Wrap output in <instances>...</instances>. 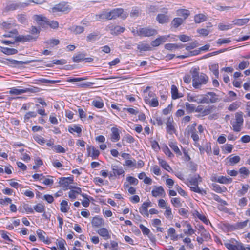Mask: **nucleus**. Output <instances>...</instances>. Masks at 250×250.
Wrapping results in <instances>:
<instances>
[{
    "instance_id": "obj_35",
    "label": "nucleus",
    "mask_w": 250,
    "mask_h": 250,
    "mask_svg": "<svg viewBox=\"0 0 250 250\" xmlns=\"http://www.w3.org/2000/svg\"><path fill=\"white\" fill-rule=\"evenodd\" d=\"M168 235L172 240H177L178 238V235L175 234V230L173 228H170L167 231Z\"/></svg>"
},
{
    "instance_id": "obj_63",
    "label": "nucleus",
    "mask_w": 250,
    "mask_h": 250,
    "mask_svg": "<svg viewBox=\"0 0 250 250\" xmlns=\"http://www.w3.org/2000/svg\"><path fill=\"white\" fill-rule=\"evenodd\" d=\"M48 25L52 28L56 29L58 27L59 23L57 21H50L49 20H48L47 26Z\"/></svg>"
},
{
    "instance_id": "obj_38",
    "label": "nucleus",
    "mask_w": 250,
    "mask_h": 250,
    "mask_svg": "<svg viewBox=\"0 0 250 250\" xmlns=\"http://www.w3.org/2000/svg\"><path fill=\"white\" fill-rule=\"evenodd\" d=\"M169 146L178 156L182 155V153L175 143L171 142L169 144Z\"/></svg>"
},
{
    "instance_id": "obj_2",
    "label": "nucleus",
    "mask_w": 250,
    "mask_h": 250,
    "mask_svg": "<svg viewBox=\"0 0 250 250\" xmlns=\"http://www.w3.org/2000/svg\"><path fill=\"white\" fill-rule=\"evenodd\" d=\"M137 35L144 37H150L157 34V31L150 27H144L140 28L137 31Z\"/></svg>"
},
{
    "instance_id": "obj_19",
    "label": "nucleus",
    "mask_w": 250,
    "mask_h": 250,
    "mask_svg": "<svg viewBox=\"0 0 250 250\" xmlns=\"http://www.w3.org/2000/svg\"><path fill=\"white\" fill-rule=\"evenodd\" d=\"M97 232L101 236L104 238V239L107 240L110 238V235L109 233L108 230L105 228H102L97 231Z\"/></svg>"
},
{
    "instance_id": "obj_48",
    "label": "nucleus",
    "mask_w": 250,
    "mask_h": 250,
    "mask_svg": "<svg viewBox=\"0 0 250 250\" xmlns=\"http://www.w3.org/2000/svg\"><path fill=\"white\" fill-rule=\"evenodd\" d=\"M34 209L37 212L42 213L45 211V206L41 203H39L34 207Z\"/></svg>"
},
{
    "instance_id": "obj_12",
    "label": "nucleus",
    "mask_w": 250,
    "mask_h": 250,
    "mask_svg": "<svg viewBox=\"0 0 250 250\" xmlns=\"http://www.w3.org/2000/svg\"><path fill=\"white\" fill-rule=\"evenodd\" d=\"M152 195L154 197L157 196H165V192L162 186H159L158 187H155L154 189L152 190Z\"/></svg>"
},
{
    "instance_id": "obj_39",
    "label": "nucleus",
    "mask_w": 250,
    "mask_h": 250,
    "mask_svg": "<svg viewBox=\"0 0 250 250\" xmlns=\"http://www.w3.org/2000/svg\"><path fill=\"white\" fill-rule=\"evenodd\" d=\"M250 188V186L248 185H242V189L239 190L237 191V194L239 196H241L245 195L248 191Z\"/></svg>"
},
{
    "instance_id": "obj_43",
    "label": "nucleus",
    "mask_w": 250,
    "mask_h": 250,
    "mask_svg": "<svg viewBox=\"0 0 250 250\" xmlns=\"http://www.w3.org/2000/svg\"><path fill=\"white\" fill-rule=\"evenodd\" d=\"M137 49L141 51H146L151 50V47L147 43H141L138 45Z\"/></svg>"
},
{
    "instance_id": "obj_53",
    "label": "nucleus",
    "mask_w": 250,
    "mask_h": 250,
    "mask_svg": "<svg viewBox=\"0 0 250 250\" xmlns=\"http://www.w3.org/2000/svg\"><path fill=\"white\" fill-rule=\"evenodd\" d=\"M45 43L53 47L58 45L60 43V41L58 39H52L45 42Z\"/></svg>"
},
{
    "instance_id": "obj_5",
    "label": "nucleus",
    "mask_w": 250,
    "mask_h": 250,
    "mask_svg": "<svg viewBox=\"0 0 250 250\" xmlns=\"http://www.w3.org/2000/svg\"><path fill=\"white\" fill-rule=\"evenodd\" d=\"M34 20L37 24L42 28H46L47 26L48 19L42 15H35L33 16Z\"/></svg>"
},
{
    "instance_id": "obj_34",
    "label": "nucleus",
    "mask_w": 250,
    "mask_h": 250,
    "mask_svg": "<svg viewBox=\"0 0 250 250\" xmlns=\"http://www.w3.org/2000/svg\"><path fill=\"white\" fill-rule=\"evenodd\" d=\"M98 34L96 32L91 33L86 37V41L88 42H92L97 40L98 38Z\"/></svg>"
},
{
    "instance_id": "obj_60",
    "label": "nucleus",
    "mask_w": 250,
    "mask_h": 250,
    "mask_svg": "<svg viewBox=\"0 0 250 250\" xmlns=\"http://www.w3.org/2000/svg\"><path fill=\"white\" fill-rule=\"evenodd\" d=\"M166 210L165 212V215L167 218L169 219H172L173 218V215L171 212V209L169 207H166Z\"/></svg>"
},
{
    "instance_id": "obj_29",
    "label": "nucleus",
    "mask_w": 250,
    "mask_h": 250,
    "mask_svg": "<svg viewBox=\"0 0 250 250\" xmlns=\"http://www.w3.org/2000/svg\"><path fill=\"white\" fill-rule=\"evenodd\" d=\"M212 27V25L210 23H209V25L207 26V29L201 28L197 30V32L199 33L201 35L203 36H207L211 32V30L208 28Z\"/></svg>"
},
{
    "instance_id": "obj_41",
    "label": "nucleus",
    "mask_w": 250,
    "mask_h": 250,
    "mask_svg": "<svg viewBox=\"0 0 250 250\" xmlns=\"http://www.w3.org/2000/svg\"><path fill=\"white\" fill-rule=\"evenodd\" d=\"M92 105L97 108H102L104 106L102 100H95L92 102Z\"/></svg>"
},
{
    "instance_id": "obj_11",
    "label": "nucleus",
    "mask_w": 250,
    "mask_h": 250,
    "mask_svg": "<svg viewBox=\"0 0 250 250\" xmlns=\"http://www.w3.org/2000/svg\"><path fill=\"white\" fill-rule=\"evenodd\" d=\"M123 9L122 8L114 9L110 12H108L109 17L108 19L111 20L112 19H116L117 17L121 16L123 13Z\"/></svg>"
},
{
    "instance_id": "obj_15",
    "label": "nucleus",
    "mask_w": 250,
    "mask_h": 250,
    "mask_svg": "<svg viewBox=\"0 0 250 250\" xmlns=\"http://www.w3.org/2000/svg\"><path fill=\"white\" fill-rule=\"evenodd\" d=\"M151 202H144L142 206L139 208L140 212L143 215L148 217L149 213L147 210V208L150 205Z\"/></svg>"
},
{
    "instance_id": "obj_30",
    "label": "nucleus",
    "mask_w": 250,
    "mask_h": 250,
    "mask_svg": "<svg viewBox=\"0 0 250 250\" xmlns=\"http://www.w3.org/2000/svg\"><path fill=\"white\" fill-rule=\"evenodd\" d=\"M248 221V220H246L243 222H237L233 226V227L235 229H241L247 226Z\"/></svg>"
},
{
    "instance_id": "obj_32",
    "label": "nucleus",
    "mask_w": 250,
    "mask_h": 250,
    "mask_svg": "<svg viewBox=\"0 0 250 250\" xmlns=\"http://www.w3.org/2000/svg\"><path fill=\"white\" fill-rule=\"evenodd\" d=\"M85 55H86L84 53L77 54L73 57V61L74 62L78 63L80 62L81 61H83Z\"/></svg>"
},
{
    "instance_id": "obj_36",
    "label": "nucleus",
    "mask_w": 250,
    "mask_h": 250,
    "mask_svg": "<svg viewBox=\"0 0 250 250\" xmlns=\"http://www.w3.org/2000/svg\"><path fill=\"white\" fill-rule=\"evenodd\" d=\"M109 16V15H108V12H103L100 14L96 15V19L99 21L107 20H109L108 19Z\"/></svg>"
},
{
    "instance_id": "obj_37",
    "label": "nucleus",
    "mask_w": 250,
    "mask_h": 250,
    "mask_svg": "<svg viewBox=\"0 0 250 250\" xmlns=\"http://www.w3.org/2000/svg\"><path fill=\"white\" fill-rule=\"evenodd\" d=\"M199 70V68H194L191 70L190 73L192 74V83L196 81V79L200 76Z\"/></svg>"
},
{
    "instance_id": "obj_33",
    "label": "nucleus",
    "mask_w": 250,
    "mask_h": 250,
    "mask_svg": "<svg viewBox=\"0 0 250 250\" xmlns=\"http://www.w3.org/2000/svg\"><path fill=\"white\" fill-rule=\"evenodd\" d=\"M184 22V20L180 18H175L171 21V25L174 28H177Z\"/></svg>"
},
{
    "instance_id": "obj_45",
    "label": "nucleus",
    "mask_w": 250,
    "mask_h": 250,
    "mask_svg": "<svg viewBox=\"0 0 250 250\" xmlns=\"http://www.w3.org/2000/svg\"><path fill=\"white\" fill-rule=\"evenodd\" d=\"M243 112H238L235 114V122L237 123H240L241 125H243L244 119L243 118Z\"/></svg>"
},
{
    "instance_id": "obj_27",
    "label": "nucleus",
    "mask_w": 250,
    "mask_h": 250,
    "mask_svg": "<svg viewBox=\"0 0 250 250\" xmlns=\"http://www.w3.org/2000/svg\"><path fill=\"white\" fill-rule=\"evenodd\" d=\"M73 181V179L71 177H63L60 179L59 183L64 187H67L69 184L72 183Z\"/></svg>"
},
{
    "instance_id": "obj_50",
    "label": "nucleus",
    "mask_w": 250,
    "mask_h": 250,
    "mask_svg": "<svg viewBox=\"0 0 250 250\" xmlns=\"http://www.w3.org/2000/svg\"><path fill=\"white\" fill-rule=\"evenodd\" d=\"M208 95H210L211 96V98L209 99V103H214L218 101L217 95L215 93L208 92L207 93L206 96H207Z\"/></svg>"
},
{
    "instance_id": "obj_47",
    "label": "nucleus",
    "mask_w": 250,
    "mask_h": 250,
    "mask_svg": "<svg viewBox=\"0 0 250 250\" xmlns=\"http://www.w3.org/2000/svg\"><path fill=\"white\" fill-rule=\"evenodd\" d=\"M159 162L161 166L164 168L166 170L169 171L171 169L170 166L167 164V163L165 161L161 159H158Z\"/></svg>"
},
{
    "instance_id": "obj_40",
    "label": "nucleus",
    "mask_w": 250,
    "mask_h": 250,
    "mask_svg": "<svg viewBox=\"0 0 250 250\" xmlns=\"http://www.w3.org/2000/svg\"><path fill=\"white\" fill-rule=\"evenodd\" d=\"M219 66L217 64H212L209 66V69L213 72L217 78L219 77Z\"/></svg>"
},
{
    "instance_id": "obj_61",
    "label": "nucleus",
    "mask_w": 250,
    "mask_h": 250,
    "mask_svg": "<svg viewBox=\"0 0 250 250\" xmlns=\"http://www.w3.org/2000/svg\"><path fill=\"white\" fill-rule=\"evenodd\" d=\"M240 106V103L238 102H234L231 104L228 108L230 111H235Z\"/></svg>"
},
{
    "instance_id": "obj_13",
    "label": "nucleus",
    "mask_w": 250,
    "mask_h": 250,
    "mask_svg": "<svg viewBox=\"0 0 250 250\" xmlns=\"http://www.w3.org/2000/svg\"><path fill=\"white\" fill-rule=\"evenodd\" d=\"M87 150L88 153V156L92 157L93 159H96L100 154L99 151L92 146H88Z\"/></svg>"
},
{
    "instance_id": "obj_42",
    "label": "nucleus",
    "mask_w": 250,
    "mask_h": 250,
    "mask_svg": "<svg viewBox=\"0 0 250 250\" xmlns=\"http://www.w3.org/2000/svg\"><path fill=\"white\" fill-rule=\"evenodd\" d=\"M229 165L233 166L238 163L240 161V157L239 156H235L233 157L230 156L229 158Z\"/></svg>"
},
{
    "instance_id": "obj_57",
    "label": "nucleus",
    "mask_w": 250,
    "mask_h": 250,
    "mask_svg": "<svg viewBox=\"0 0 250 250\" xmlns=\"http://www.w3.org/2000/svg\"><path fill=\"white\" fill-rule=\"evenodd\" d=\"M185 106H186L187 110L189 113H191V112H193L194 111H195L196 108L193 104H190L189 103L187 102L185 103Z\"/></svg>"
},
{
    "instance_id": "obj_20",
    "label": "nucleus",
    "mask_w": 250,
    "mask_h": 250,
    "mask_svg": "<svg viewBox=\"0 0 250 250\" xmlns=\"http://www.w3.org/2000/svg\"><path fill=\"white\" fill-rule=\"evenodd\" d=\"M156 20L161 24L167 23L169 21V17L165 14H159L157 16Z\"/></svg>"
},
{
    "instance_id": "obj_3",
    "label": "nucleus",
    "mask_w": 250,
    "mask_h": 250,
    "mask_svg": "<svg viewBox=\"0 0 250 250\" xmlns=\"http://www.w3.org/2000/svg\"><path fill=\"white\" fill-rule=\"evenodd\" d=\"M29 5L28 3H8L4 8L3 11L8 12L10 11H14L19 8L25 7Z\"/></svg>"
},
{
    "instance_id": "obj_6",
    "label": "nucleus",
    "mask_w": 250,
    "mask_h": 250,
    "mask_svg": "<svg viewBox=\"0 0 250 250\" xmlns=\"http://www.w3.org/2000/svg\"><path fill=\"white\" fill-rule=\"evenodd\" d=\"M108 30L113 35H118L125 30V28L118 25L110 24L107 26Z\"/></svg>"
},
{
    "instance_id": "obj_14",
    "label": "nucleus",
    "mask_w": 250,
    "mask_h": 250,
    "mask_svg": "<svg viewBox=\"0 0 250 250\" xmlns=\"http://www.w3.org/2000/svg\"><path fill=\"white\" fill-rule=\"evenodd\" d=\"M9 62H10V64H13L14 65V66H19L21 65H22L24 64H28L29 63L31 62H40L42 61L41 60H32L30 61H27V62H23V61H19L15 60H8Z\"/></svg>"
},
{
    "instance_id": "obj_10",
    "label": "nucleus",
    "mask_w": 250,
    "mask_h": 250,
    "mask_svg": "<svg viewBox=\"0 0 250 250\" xmlns=\"http://www.w3.org/2000/svg\"><path fill=\"white\" fill-rule=\"evenodd\" d=\"M214 179H212V181H215L217 182H218L221 184H229L231 183L232 182V179L229 176H218V177H214L213 178Z\"/></svg>"
},
{
    "instance_id": "obj_9",
    "label": "nucleus",
    "mask_w": 250,
    "mask_h": 250,
    "mask_svg": "<svg viewBox=\"0 0 250 250\" xmlns=\"http://www.w3.org/2000/svg\"><path fill=\"white\" fill-rule=\"evenodd\" d=\"M28 92H35V91L34 90V89L30 88H27L23 89H19L16 87H12L10 88L9 93L11 95H18Z\"/></svg>"
},
{
    "instance_id": "obj_28",
    "label": "nucleus",
    "mask_w": 250,
    "mask_h": 250,
    "mask_svg": "<svg viewBox=\"0 0 250 250\" xmlns=\"http://www.w3.org/2000/svg\"><path fill=\"white\" fill-rule=\"evenodd\" d=\"M249 20L250 19L249 18L238 19L233 21L232 22L234 25L237 26H242L248 23Z\"/></svg>"
},
{
    "instance_id": "obj_7",
    "label": "nucleus",
    "mask_w": 250,
    "mask_h": 250,
    "mask_svg": "<svg viewBox=\"0 0 250 250\" xmlns=\"http://www.w3.org/2000/svg\"><path fill=\"white\" fill-rule=\"evenodd\" d=\"M69 5L66 3L62 2L56 4L54 7L52 8V12H66L70 9Z\"/></svg>"
},
{
    "instance_id": "obj_8",
    "label": "nucleus",
    "mask_w": 250,
    "mask_h": 250,
    "mask_svg": "<svg viewBox=\"0 0 250 250\" xmlns=\"http://www.w3.org/2000/svg\"><path fill=\"white\" fill-rule=\"evenodd\" d=\"M225 246L229 250H246L243 244L236 241V245H233L229 243H225Z\"/></svg>"
},
{
    "instance_id": "obj_4",
    "label": "nucleus",
    "mask_w": 250,
    "mask_h": 250,
    "mask_svg": "<svg viewBox=\"0 0 250 250\" xmlns=\"http://www.w3.org/2000/svg\"><path fill=\"white\" fill-rule=\"evenodd\" d=\"M208 81V76L205 74L201 73L200 76L196 79V81L192 83V85L195 88L198 89L201 85L206 84Z\"/></svg>"
},
{
    "instance_id": "obj_62",
    "label": "nucleus",
    "mask_w": 250,
    "mask_h": 250,
    "mask_svg": "<svg viewBox=\"0 0 250 250\" xmlns=\"http://www.w3.org/2000/svg\"><path fill=\"white\" fill-rule=\"evenodd\" d=\"M198 45V42L197 41H195L193 42H191L189 44H188V45L186 46V49L187 50H189L190 49H192L196 47H197Z\"/></svg>"
},
{
    "instance_id": "obj_16",
    "label": "nucleus",
    "mask_w": 250,
    "mask_h": 250,
    "mask_svg": "<svg viewBox=\"0 0 250 250\" xmlns=\"http://www.w3.org/2000/svg\"><path fill=\"white\" fill-rule=\"evenodd\" d=\"M91 224L93 227L99 228L104 225V221L102 218L94 217L92 220Z\"/></svg>"
},
{
    "instance_id": "obj_54",
    "label": "nucleus",
    "mask_w": 250,
    "mask_h": 250,
    "mask_svg": "<svg viewBox=\"0 0 250 250\" xmlns=\"http://www.w3.org/2000/svg\"><path fill=\"white\" fill-rule=\"evenodd\" d=\"M213 107L214 106L213 105H208L206 106V108L204 109V112L202 116L210 114L212 112Z\"/></svg>"
},
{
    "instance_id": "obj_49",
    "label": "nucleus",
    "mask_w": 250,
    "mask_h": 250,
    "mask_svg": "<svg viewBox=\"0 0 250 250\" xmlns=\"http://www.w3.org/2000/svg\"><path fill=\"white\" fill-rule=\"evenodd\" d=\"M65 244V241L64 239H61L57 240V245L60 250H66L64 244Z\"/></svg>"
},
{
    "instance_id": "obj_31",
    "label": "nucleus",
    "mask_w": 250,
    "mask_h": 250,
    "mask_svg": "<svg viewBox=\"0 0 250 250\" xmlns=\"http://www.w3.org/2000/svg\"><path fill=\"white\" fill-rule=\"evenodd\" d=\"M207 20V17L203 14H197L194 16V21L197 23H200Z\"/></svg>"
},
{
    "instance_id": "obj_44",
    "label": "nucleus",
    "mask_w": 250,
    "mask_h": 250,
    "mask_svg": "<svg viewBox=\"0 0 250 250\" xmlns=\"http://www.w3.org/2000/svg\"><path fill=\"white\" fill-rule=\"evenodd\" d=\"M68 206V202L66 200H62L61 203L60 210L62 212H67L69 210Z\"/></svg>"
},
{
    "instance_id": "obj_58",
    "label": "nucleus",
    "mask_w": 250,
    "mask_h": 250,
    "mask_svg": "<svg viewBox=\"0 0 250 250\" xmlns=\"http://www.w3.org/2000/svg\"><path fill=\"white\" fill-rule=\"evenodd\" d=\"M126 181L131 185H137L138 183L137 179L132 176H128L126 178Z\"/></svg>"
},
{
    "instance_id": "obj_59",
    "label": "nucleus",
    "mask_w": 250,
    "mask_h": 250,
    "mask_svg": "<svg viewBox=\"0 0 250 250\" xmlns=\"http://www.w3.org/2000/svg\"><path fill=\"white\" fill-rule=\"evenodd\" d=\"M197 217L202 221L205 224L208 225L209 222L208 219L203 214H201L199 212L197 213Z\"/></svg>"
},
{
    "instance_id": "obj_21",
    "label": "nucleus",
    "mask_w": 250,
    "mask_h": 250,
    "mask_svg": "<svg viewBox=\"0 0 250 250\" xmlns=\"http://www.w3.org/2000/svg\"><path fill=\"white\" fill-rule=\"evenodd\" d=\"M112 170L115 177L119 176L125 173L124 170L122 167L116 165L112 166Z\"/></svg>"
},
{
    "instance_id": "obj_64",
    "label": "nucleus",
    "mask_w": 250,
    "mask_h": 250,
    "mask_svg": "<svg viewBox=\"0 0 250 250\" xmlns=\"http://www.w3.org/2000/svg\"><path fill=\"white\" fill-rule=\"evenodd\" d=\"M123 141H125L127 143L131 144L134 142V139L132 136L128 134L123 138Z\"/></svg>"
},
{
    "instance_id": "obj_26",
    "label": "nucleus",
    "mask_w": 250,
    "mask_h": 250,
    "mask_svg": "<svg viewBox=\"0 0 250 250\" xmlns=\"http://www.w3.org/2000/svg\"><path fill=\"white\" fill-rule=\"evenodd\" d=\"M0 50L3 53L6 55H14L18 53L17 50L14 48H9L8 47H1Z\"/></svg>"
},
{
    "instance_id": "obj_23",
    "label": "nucleus",
    "mask_w": 250,
    "mask_h": 250,
    "mask_svg": "<svg viewBox=\"0 0 250 250\" xmlns=\"http://www.w3.org/2000/svg\"><path fill=\"white\" fill-rule=\"evenodd\" d=\"M171 89L172 98L173 99H177L183 96L182 94L178 92V90L175 85L171 86Z\"/></svg>"
},
{
    "instance_id": "obj_51",
    "label": "nucleus",
    "mask_w": 250,
    "mask_h": 250,
    "mask_svg": "<svg viewBox=\"0 0 250 250\" xmlns=\"http://www.w3.org/2000/svg\"><path fill=\"white\" fill-rule=\"evenodd\" d=\"M171 202L175 207L178 208L182 206V203L179 198H173Z\"/></svg>"
},
{
    "instance_id": "obj_56",
    "label": "nucleus",
    "mask_w": 250,
    "mask_h": 250,
    "mask_svg": "<svg viewBox=\"0 0 250 250\" xmlns=\"http://www.w3.org/2000/svg\"><path fill=\"white\" fill-rule=\"evenodd\" d=\"M187 227L188 228V230H184V233L186 235H191L193 234L194 233L195 231L192 228L191 226L189 224H188L187 225Z\"/></svg>"
},
{
    "instance_id": "obj_55",
    "label": "nucleus",
    "mask_w": 250,
    "mask_h": 250,
    "mask_svg": "<svg viewBox=\"0 0 250 250\" xmlns=\"http://www.w3.org/2000/svg\"><path fill=\"white\" fill-rule=\"evenodd\" d=\"M52 148H53V150L57 153H65V149L59 145H55V146H53Z\"/></svg>"
},
{
    "instance_id": "obj_24",
    "label": "nucleus",
    "mask_w": 250,
    "mask_h": 250,
    "mask_svg": "<svg viewBox=\"0 0 250 250\" xmlns=\"http://www.w3.org/2000/svg\"><path fill=\"white\" fill-rule=\"evenodd\" d=\"M37 234L39 239L46 244H49L50 241L48 239H45V235L46 233L42 230L38 229L37 231Z\"/></svg>"
},
{
    "instance_id": "obj_46",
    "label": "nucleus",
    "mask_w": 250,
    "mask_h": 250,
    "mask_svg": "<svg viewBox=\"0 0 250 250\" xmlns=\"http://www.w3.org/2000/svg\"><path fill=\"white\" fill-rule=\"evenodd\" d=\"M178 14L179 16H182L184 17V21L186 19L189 15V11L186 9H181L178 11Z\"/></svg>"
},
{
    "instance_id": "obj_17",
    "label": "nucleus",
    "mask_w": 250,
    "mask_h": 250,
    "mask_svg": "<svg viewBox=\"0 0 250 250\" xmlns=\"http://www.w3.org/2000/svg\"><path fill=\"white\" fill-rule=\"evenodd\" d=\"M173 122V121L172 119L171 120L170 118H168L166 124L167 132L170 134H172L176 132V129L172 124Z\"/></svg>"
},
{
    "instance_id": "obj_18",
    "label": "nucleus",
    "mask_w": 250,
    "mask_h": 250,
    "mask_svg": "<svg viewBox=\"0 0 250 250\" xmlns=\"http://www.w3.org/2000/svg\"><path fill=\"white\" fill-rule=\"evenodd\" d=\"M111 139L113 142H116L119 140L120 133L119 129L116 127H112L111 129Z\"/></svg>"
},
{
    "instance_id": "obj_52",
    "label": "nucleus",
    "mask_w": 250,
    "mask_h": 250,
    "mask_svg": "<svg viewBox=\"0 0 250 250\" xmlns=\"http://www.w3.org/2000/svg\"><path fill=\"white\" fill-rule=\"evenodd\" d=\"M243 125L240 124V123H237L236 122H233L232 124V127L233 130L235 132H240L241 130L242 126Z\"/></svg>"
},
{
    "instance_id": "obj_22",
    "label": "nucleus",
    "mask_w": 250,
    "mask_h": 250,
    "mask_svg": "<svg viewBox=\"0 0 250 250\" xmlns=\"http://www.w3.org/2000/svg\"><path fill=\"white\" fill-rule=\"evenodd\" d=\"M167 39V37L165 36H160L152 41L151 44L153 47L158 46L162 43L165 42Z\"/></svg>"
},
{
    "instance_id": "obj_1",
    "label": "nucleus",
    "mask_w": 250,
    "mask_h": 250,
    "mask_svg": "<svg viewBox=\"0 0 250 250\" xmlns=\"http://www.w3.org/2000/svg\"><path fill=\"white\" fill-rule=\"evenodd\" d=\"M201 181L202 178L199 175H195L194 177H191L189 181L190 185L191 186L189 187L191 191L201 195H206L207 194L206 191L203 189H201L198 187V182H200Z\"/></svg>"
},
{
    "instance_id": "obj_25",
    "label": "nucleus",
    "mask_w": 250,
    "mask_h": 250,
    "mask_svg": "<svg viewBox=\"0 0 250 250\" xmlns=\"http://www.w3.org/2000/svg\"><path fill=\"white\" fill-rule=\"evenodd\" d=\"M184 46V45L179 44H173V43H167L165 44V48L167 50H171L173 49H176L178 48H182Z\"/></svg>"
}]
</instances>
